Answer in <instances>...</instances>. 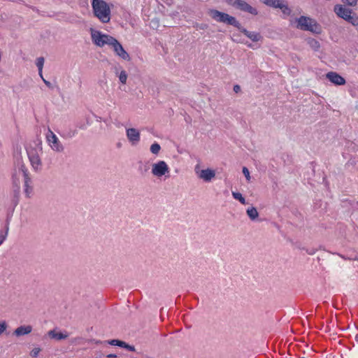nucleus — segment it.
I'll return each instance as SVG.
<instances>
[{"instance_id":"1","label":"nucleus","mask_w":358,"mask_h":358,"mask_svg":"<svg viewBox=\"0 0 358 358\" xmlns=\"http://www.w3.org/2000/svg\"><path fill=\"white\" fill-rule=\"evenodd\" d=\"M208 14L214 20L218 22L225 23L236 27L254 42L259 41L262 38L259 33L248 31L241 26V23L234 17L231 16L227 13L220 12L215 9H210L208 10Z\"/></svg>"},{"instance_id":"2","label":"nucleus","mask_w":358,"mask_h":358,"mask_svg":"<svg viewBox=\"0 0 358 358\" xmlns=\"http://www.w3.org/2000/svg\"><path fill=\"white\" fill-rule=\"evenodd\" d=\"M92 12L101 22L108 23L111 19V8L103 0H91Z\"/></svg>"},{"instance_id":"3","label":"nucleus","mask_w":358,"mask_h":358,"mask_svg":"<svg viewBox=\"0 0 358 358\" xmlns=\"http://www.w3.org/2000/svg\"><path fill=\"white\" fill-rule=\"evenodd\" d=\"M295 27L303 31H308L315 34L320 33V27L316 20L308 16H300L295 20Z\"/></svg>"},{"instance_id":"4","label":"nucleus","mask_w":358,"mask_h":358,"mask_svg":"<svg viewBox=\"0 0 358 358\" xmlns=\"http://www.w3.org/2000/svg\"><path fill=\"white\" fill-rule=\"evenodd\" d=\"M34 144V147L30 145L27 148V153L32 168L37 171L41 169L42 166L40 158V155L42 153V143L38 142Z\"/></svg>"},{"instance_id":"5","label":"nucleus","mask_w":358,"mask_h":358,"mask_svg":"<svg viewBox=\"0 0 358 358\" xmlns=\"http://www.w3.org/2000/svg\"><path fill=\"white\" fill-rule=\"evenodd\" d=\"M334 11L338 17L343 19L353 26H358V16L353 13L352 10L346 8L345 5H335Z\"/></svg>"},{"instance_id":"6","label":"nucleus","mask_w":358,"mask_h":358,"mask_svg":"<svg viewBox=\"0 0 358 358\" xmlns=\"http://www.w3.org/2000/svg\"><path fill=\"white\" fill-rule=\"evenodd\" d=\"M92 42L99 47H103L105 45H110L114 37L103 34L100 31L94 29H90Z\"/></svg>"},{"instance_id":"7","label":"nucleus","mask_w":358,"mask_h":358,"mask_svg":"<svg viewBox=\"0 0 358 358\" xmlns=\"http://www.w3.org/2000/svg\"><path fill=\"white\" fill-rule=\"evenodd\" d=\"M265 5L273 8L280 9L283 18L289 16L292 13L291 8L289 7L285 0H259Z\"/></svg>"},{"instance_id":"8","label":"nucleus","mask_w":358,"mask_h":358,"mask_svg":"<svg viewBox=\"0 0 358 358\" xmlns=\"http://www.w3.org/2000/svg\"><path fill=\"white\" fill-rule=\"evenodd\" d=\"M226 1L229 5L241 11L248 13L253 15H257L258 14L257 10L251 6L244 0H226Z\"/></svg>"},{"instance_id":"9","label":"nucleus","mask_w":358,"mask_h":358,"mask_svg":"<svg viewBox=\"0 0 358 358\" xmlns=\"http://www.w3.org/2000/svg\"><path fill=\"white\" fill-rule=\"evenodd\" d=\"M46 140L48 145L54 151L57 152H62L64 151V148L63 145L50 128H48V131L46 134Z\"/></svg>"},{"instance_id":"10","label":"nucleus","mask_w":358,"mask_h":358,"mask_svg":"<svg viewBox=\"0 0 358 358\" xmlns=\"http://www.w3.org/2000/svg\"><path fill=\"white\" fill-rule=\"evenodd\" d=\"M169 173V168L164 161H159L152 164V173L153 176L160 178Z\"/></svg>"},{"instance_id":"11","label":"nucleus","mask_w":358,"mask_h":358,"mask_svg":"<svg viewBox=\"0 0 358 358\" xmlns=\"http://www.w3.org/2000/svg\"><path fill=\"white\" fill-rule=\"evenodd\" d=\"M113 48L115 54L124 60L129 61L130 59L129 55L125 51L122 45L115 38L113 39L110 45Z\"/></svg>"},{"instance_id":"12","label":"nucleus","mask_w":358,"mask_h":358,"mask_svg":"<svg viewBox=\"0 0 358 358\" xmlns=\"http://www.w3.org/2000/svg\"><path fill=\"white\" fill-rule=\"evenodd\" d=\"M326 78L336 85H343L345 84V78L336 72L331 71L327 73Z\"/></svg>"},{"instance_id":"13","label":"nucleus","mask_w":358,"mask_h":358,"mask_svg":"<svg viewBox=\"0 0 358 358\" xmlns=\"http://www.w3.org/2000/svg\"><path fill=\"white\" fill-rule=\"evenodd\" d=\"M127 136L132 145H136L140 141V133L136 129H127Z\"/></svg>"},{"instance_id":"14","label":"nucleus","mask_w":358,"mask_h":358,"mask_svg":"<svg viewBox=\"0 0 358 358\" xmlns=\"http://www.w3.org/2000/svg\"><path fill=\"white\" fill-rule=\"evenodd\" d=\"M215 176V172L210 169H206L201 171L199 178L206 182H210Z\"/></svg>"},{"instance_id":"15","label":"nucleus","mask_w":358,"mask_h":358,"mask_svg":"<svg viewBox=\"0 0 358 358\" xmlns=\"http://www.w3.org/2000/svg\"><path fill=\"white\" fill-rule=\"evenodd\" d=\"M47 334L50 338L56 341L64 340L68 337V334L57 331L56 329L50 330Z\"/></svg>"},{"instance_id":"16","label":"nucleus","mask_w":358,"mask_h":358,"mask_svg":"<svg viewBox=\"0 0 358 358\" xmlns=\"http://www.w3.org/2000/svg\"><path fill=\"white\" fill-rule=\"evenodd\" d=\"M32 331V327L30 325L27 326H20L17 327L15 331L14 334L17 336H24L29 334Z\"/></svg>"},{"instance_id":"17","label":"nucleus","mask_w":358,"mask_h":358,"mask_svg":"<svg viewBox=\"0 0 358 358\" xmlns=\"http://www.w3.org/2000/svg\"><path fill=\"white\" fill-rule=\"evenodd\" d=\"M20 193V187H19L17 185L16 188L13 189L12 203L13 205V208H15L19 203Z\"/></svg>"},{"instance_id":"18","label":"nucleus","mask_w":358,"mask_h":358,"mask_svg":"<svg viewBox=\"0 0 358 358\" xmlns=\"http://www.w3.org/2000/svg\"><path fill=\"white\" fill-rule=\"evenodd\" d=\"M19 169L22 173V176L24 177V184L31 183V179L29 177V173L24 164H21Z\"/></svg>"},{"instance_id":"19","label":"nucleus","mask_w":358,"mask_h":358,"mask_svg":"<svg viewBox=\"0 0 358 358\" xmlns=\"http://www.w3.org/2000/svg\"><path fill=\"white\" fill-rule=\"evenodd\" d=\"M115 73L116 76L118 77L120 82L122 84H126L128 77L127 72L124 70H122L119 72L118 68L116 67Z\"/></svg>"},{"instance_id":"20","label":"nucleus","mask_w":358,"mask_h":358,"mask_svg":"<svg viewBox=\"0 0 358 358\" xmlns=\"http://www.w3.org/2000/svg\"><path fill=\"white\" fill-rule=\"evenodd\" d=\"M246 213L251 220H255L259 216V213L257 208L253 206L248 208L246 210Z\"/></svg>"},{"instance_id":"21","label":"nucleus","mask_w":358,"mask_h":358,"mask_svg":"<svg viewBox=\"0 0 358 358\" xmlns=\"http://www.w3.org/2000/svg\"><path fill=\"white\" fill-rule=\"evenodd\" d=\"M309 46L315 51H318L320 48V44L318 41L314 38H308L307 41Z\"/></svg>"},{"instance_id":"22","label":"nucleus","mask_w":358,"mask_h":358,"mask_svg":"<svg viewBox=\"0 0 358 358\" xmlns=\"http://www.w3.org/2000/svg\"><path fill=\"white\" fill-rule=\"evenodd\" d=\"M94 117L97 122H103L106 126H110L112 123V119L109 117H100L95 113L93 114Z\"/></svg>"},{"instance_id":"23","label":"nucleus","mask_w":358,"mask_h":358,"mask_svg":"<svg viewBox=\"0 0 358 358\" xmlns=\"http://www.w3.org/2000/svg\"><path fill=\"white\" fill-rule=\"evenodd\" d=\"M8 230H9V223L7 222V224L5 226V231L0 230V245L6 239L8 234Z\"/></svg>"},{"instance_id":"24","label":"nucleus","mask_w":358,"mask_h":358,"mask_svg":"<svg viewBox=\"0 0 358 358\" xmlns=\"http://www.w3.org/2000/svg\"><path fill=\"white\" fill-rule=\"evenodd\" d=\"M138 172L142 175V176H145V173L148 171L149 170V166L147 165V164H144L143 163V162L140 161L138 162Z\"/></svg>"},{"instance_id":"25","label":"nucleus","mask_w":358,"mask_h":358,"mask_svg":"<svg viewBox=\"0 0 358 358\" xmlns=\"http://www.w3.org/2000/svg\"><path fill=\"white\" fill-rule=\"evenodd\" d=\"M232 196L235 199L239 201L241 203H242L243 205L246 204L245 199L243 196V195L240 192H232Z\"/></svg>"},{"instance_id":"26","label":"nucleus","mask_w":358,"mask_h":358,"mask_svg":"<svg viewBox=\"0 0 358 358\" xmlns=\"http://www.w3.org/2000/svg\"><path fill=\"white\" fill-rule=\"evenodd\" d=\"M150 150L152 154L157 155L161 150V146L158 143L155 142L151 145Z\"/></svg>"},{"instance_id":"27","label":"nucleus","mask_w":358,"mask_h":358,"mask_svg":"<svg viewBox=\"0 0 358 358\" xmlns=\"http://www.w3.org/2000/svg\"><path fill=\"white\" fill-rule=\"evenodd\" d=\"M108 344L114 346H119V347H124L126 345V343L124 341L117 340V339H113L108 341Z\"/></svg>"},{"instance_id":"28","label":"nucleus","mask_w":358,"mask_h":358,"mask_svg":"<svg viewBox=\"0 0 358 358\" xmlns=\"http://www.w3.org/2000/svg\"><path fill=\"white\" fill-rule=\"evenodd\" d=\"M31 183L24 184V194H25L26 197H27V198L31 197V194L33 192V187L31 185Z\"/></svg>"},{"instance_id":"29","label":"nucleus","mask_w":358,"mask_h":358,"mask_svg":"<svg viewBox=\"0 0 358 358\" xmlns=\"http://www.w3.org/2000/svg\"><path fill=\"white\" fill-rule=\"evenodd\" d=\"M36 65L38 67V73L43 72V67L44 65V58L41 57L36 59Z\"/></svg>"},{"instance_id":"30","label":"nucleus","mask_w":358,"mask_h":358,"mask_svg":"<svg viewBox=\"0 0 358 358\" xmlns=\"http://www.w3.org/2000/svg\"><path fill=\"white\" fill-rule=\"evenodd\" d=\"M341 1L345 6L355 7L357 5L358 0H341Z\"/></svg>"},{"instance_id":"31","label":"nucleus","mask_w":358,"mask_h":358,"mask_svg":"<svg viewBox=\"0 0 358 358\" xmlns=\"http://www.w3.org/2000/svg\"><path fill=\"white\" fill-rule=\"evenodd\" d=\"M243 173L245 176V177L246 178L247 180L249 181L250 180V171L247 167L244 166L243 168Z\"/></svg>"},{"instance_id":"32","label":"nucleus","mask_w":358,"mask_h":358,"mask_svg":"<svg viewBox=\"0 0 358 358\" xmlns=\"http://www.w3.org/2000/svg\"><path fill=\"white\" fill-rule=\"evenodd\" d=\"M18 186L19 187H20V180L16 178L15 177V176L13 175V189L16 188V186Z\"/></svg>"},{"instance_id":"33","label":"nucleus","mask_w":358,"mask_h":358,"mask_svg":"<svg viewBox=\"0 0 358 358\" xmlns=\"http://www.w3.org/2000/svg\"><path fill=\"white\" fill-rule=\"evenodd\" d=\"M40 351H41V349L39 348H35L31 350V355L33 357H36L38 356V353L40 352Z\"/></svg>"},{"instance_id":"34","label":"nucleus","mask_w":358,"mask_h":358,"mask_svg":"<svg viewBox=\"0 0 358 358\" xmlns=\"http://www.w3.org/2000/svg\"><path fill=\"white\" fill-rule=\"evenodd\" d=\"M302 250H305L308 255H313L316 252V250L314 249V248H303Z\"/></svg>"},{"instance_id":"35","label":"nucleus","mask_w":358,"mask_h":358,"mask_svg":"<svg viewBox=\"0 0 358 358\" xmlns=\"http://www.w3.org/2000/svg\"><path fill=\"white\" fill-rule=\"evenodd\" d=\"M76 134H77L76 130H71L67 133L66 136L69 138H72V137L75 136Z\"/></svg>"},{"instance_id":"36","label":"nucleus","mask_w":358,"mask_h":358,"mask_svg":"<svg viewBox=\"0 0 358 358\" xmlns=\"http://www.w3.org/2000/svg\"><path fill=\"white\" fill-rule=\"evenodd\" d=\"M6 322L0 323V335L6 329Z\"/></svg>"},{"instance_id":"37","label":"nucleus","mask_w":358,"mask_h":358,"mask_svg":"<svg viewBox=\"0 0 358 358\" xmlns=\"http://www.w3.org/2000/svg\"><path fill=\"white\" fill-rule=\"evenodd\" d=\"M122 348L127 349L128 350H129L131 352L135 351V347L134 345H130L127 344V343H126V345H124V347H122Z\"/></svg>"},{"instance_id":"38","label":"nucleus","mask_w":358,"mask_h":358,"mask_svg":"<svg viewBox=\"0 0 358 358\" xmlns=\"http://www.w3.org/2000/svg\"><path fill=\"white\" fill-rule=\"evenodd\" d=\"M233 90H234V92L238 93L239 92H241V87L238 85H235L234 86Z\"/></svg>"},{"instance_id":"39","label":"nucleus","mask_w":358,"mask_h":358,"mask_svg":"<svg viewBox=\"0 0 358 358\" xmlns=\"http://www.w3.org/2000/svg\"><path fill=\"white\" fill-rule=\"evenodd\" d=\"M186 115H185V120L187 122V123H191L192 122V118L189 117V115H187V113H185Z\"/></svg>"},{"instance_id":"40","label":"nucleus","mask_w":358,"mask_h":358,"mask_svg":"<svg viewBox=\"0 0 358 358\" xmlns=\"http://www.w3.org/2000/svg\"><path fill=\"white\" fill-rule=\"evenodd\" d=\"M43 81L44 82L45 85L48 86V87H52V84L50 83V82L46 80L45 78H43Z\"/></svg>"},{"instance_id":"41","label":"nucleus","mask_w":358,"mask_h":358,"mask_svg":"<svg viewBox=\"0 0 358 358\" xmlns=\"http://www.w3.org/2000/svg\"><path fill=\"white\" fill-rule=\"evenodd\" d=\"M107 358H115L117 355L115 354H108L106 355Z\"/></svg>"},{"instance_id":"42","label":"nucleus","mask_w":358,"mask_h":358,"mask_svg":"<svg viewBox=\"0 0 358 358\" xmlns=\"http://www.w3.org/2000/svg\"><path fill=\"white\" fill-rule=\"evenodd\" d=\"M86 122H87V124H88V125L91 124V123H92L90 117H87Z\"/></svg>"},{"instance_id":"43","label":"nucleus","mask_w":358,"mask_h":358,"mask_svg":"<svg viewBox=\"0 0 358 358\" xmlns=\"http://www.w3.org/2000/svg\"><path fill=\"white\" fill-rule=\"evenodd\" d=\"M78 127L80 129H86V127L85 124H81V125H79Z\"/></svg>"},{"instance_id":"44","label":"nucleus","mask_w":358,"mask_h":358,"mask_svg":"<svg viewBox=\"0 0 358 358\" xmlns=\"http://www.w3.org/2000/svg\"><path fill=\"white\" fill-rule=\"evenodd\" d=\"M355 341L358 343V334H356L355 336Z\"/></svg>"},{"instance_id":"45","label":"nucleus","mask_w":358,"mask_h":358,"mask_svg":"<svg viewBox=\"0 0 358 358\" xmlns=\"http://www.w3.org/2000/svg\"><path fill=\"white\" fill-rule=\"evenodd\" d=\"M350 259H353V260H358V256H356L354 258H351Z\"/></svg>"},{"instance_id":"46","label":"nucleus","mask_w":358,"mask_h":358,"mask_svg":"<svg viewBox=\"0 0 358 358\" xmlns=\"http://www.w3.org/2000/svg\"><path fill=\"white\" fill-rule=\"evenodd\" d=\"M39 73V76H41V78L43 79V74H42V73Z\"/></svg>"},{"instance_id":"47","label":"nucleus","mask_w":358,"mask_h":358,"mask_svg":"<svg viewBox=\"0 0 358 358\" xmlns=\"http://www.w3.org/2000/svg\"><path fill=\"white\" fill-rule=\"evenodd\" d=\"M299 358H305V357H299Z\"/></svg>"}]
</instances>
